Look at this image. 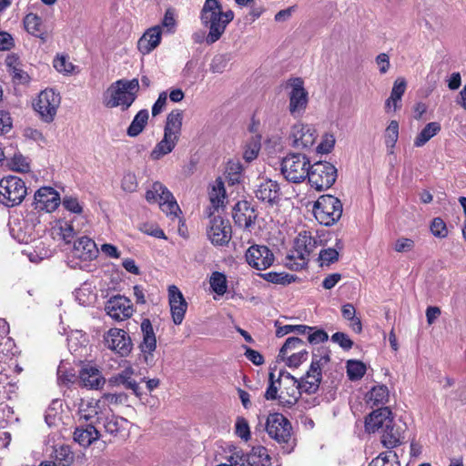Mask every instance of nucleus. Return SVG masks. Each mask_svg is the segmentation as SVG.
Here are the masks:
<instances>
[{
	"instance_id": "0e129e2a",
	"label": "nucleus",
	"mask_w": 466,
	"mask_h": 466,
	"mask_svg": "<svg viewBox=\"0 0 466 466\" xmlns=\"http://www.w3.org/2000/svg\"><path fill=\"white\" fill-rule=\"evenodd\" d=\"M331 340L338 343L343 350H350L353 345V341L343 332H336L332 335Z\"/></svg>"
},
{
	"instance_id": "f257e3e1",
	"label": "nucleus",
	"mask_w": 466,
	"mask_h": 466,
	"mask_svg": "<svg viewBox=\"0 0 466 466\" xmlns=\"http://www.w3.org/2000/svg\"><path fill=\"white\" fill-rule=\"evenodd\" d=\"M233 19L234 12L230 9L223 11L218 0H206L200 12V20L208 29L207 44L212 45L218 41Z\"/></svg>"
},
{
	"instance_id": "774afa93",
	"label": "nucleus",
	"mask_w": 466,
	"mask_h": 466,
	"mask_svg": "<svg viewBox=\"0 0 466 466\" xmlns=\"http://www.w3.org/2000/svg\"><path fill=\"white\" fill-rule=\"evenodd\" d=\"M335 144V138L332 135L326 134L323 140L316 147L319 153H329L331 151Z\"/></svg>"
},
{
	"instance_id": "2f4dec72",
	"label": "nucleus",
	"mask_w": 466,
	"mask_h": 466,
	"mask_svg": "<svg viewBox=\"0 0 466 466\" xmlns=\"http://www.w3.org/2000/svg\"><path fill=\"white\" fill-rule=\"evenodd\" d=\"M178 139L174 138V137L170 135H167V133H164V137L159 141L154 149L151 151L150 157L153 160H158L164 156L169 154L172 152V150L175 148L176 145L177 144Z\"/></svg>"
},
{
	"instance_id": "dca6fc26",
	"label": "nucleus",
	"mask_w": 466,
	"mask_h": 466,
	"mask_svg": "<svg viewBox=\"0 0 466 466\" xmlns=\"http://www.w3.org/2000/svg\"><path fill=\"white\" fill-rule=\"evenodd\" d=\"M290 137L292 138V146L294 147L308 149L314 146L318 133L311 125L297 123L291 128Z\"/></svg>"
},
{
	"instance_id": "f8f14e48",
	"label": "nucleus",
	"mask_w": 466,
	"mask_h": 466,
	"mask_svg": "<svg viewBox=\"0 0 466 466\" xmlns=\"http://www.w3.org/2000/svg\"><path fill=\"white\" fill-rule=\"evenodd\" d=\"M60 102L61 97L58 93L53 89H46L39 94L34 108L44 121L50 123L54 120Z\"/></svg>"
},
{
	"instance_id": "aec40b11",
	"label": "nucleus",
	"mask_w": 466,
	"mask_h": 466,
	"mask_svg": "<svg viewBox=\"0 0 466 466\" xmlns=\"http://www.w3.org/2000/svg\"><path fill=\"white\" fill-rule=\"evenodd\" d=\"M231 226L228 220L218 216L210 219L208 236L212 244L224 246L231 239Z\"/></svg>"
},
{
	"instance_id": "cd10ccee",
	"label": "nucleus",
	"mask_w": 466,
	"mask_h": 466,
	"mask_svg": "<svg viewBox=\"0 0 466 466\" xmlns=\"http://www.w3.org/2000/svg\"><path fill=\"white\" fill-rule=\"evenodd\" d=\"M135 371L132 367H127L120 373L113 376L109 380V383L113 385H123L127 390H130L133 393L139 397L142 392L139 384L132 378Z\"/></svg>"
},
{
	"instance_id": "412c9836",
	"label": "nucleus",
	"mask_w": 466,
	"mask_h": 466,
	"mask_svg": "<svg viewBox=\"0 0 466 466\" xmlns=\"http://www.w3.org/2000/svg\"><path fill=\"white\" fill-rule=\"evenodd\" d=\"M407 425L403 422H396L394 419L387 424L380 432L381 444L387 449H393L400 445L404 440Z\"/></svg>"
},
{
	"instance_id": "13d9d810",
	"label": "nucleus",
	"mask_w": 466,
	"mask_h": 466,
	"mask_svg": "<svg viewBox=\"0 0 466 466\" xmlns=\"http://www.w3.org/2000/svg\"><path fill=\"white\" fill-rule=\"evenodd\" d=\"M431 233L437 238H445L448 230L445 222L441 218H435L431 224Z\"/></svg>"
},
{
	"instance_id": "72a5a7b5",
	"label": "nucleus",
	"mask_w": 466,
	"mask_h": 466,
	"mask_svg": "<svg viewBox=\"0 0 466 466\" xmlns=\"http://www.w3.org/2000/svg\"><path fill=\"white\" fill-rule=\"evenodd\" d=\"M247 460V465L250 466H268L270 464L268 450L263 446L253 447Z\"/></svg>"
},
{
	"instance_id": "7c9ffc66",
	"label": "nucleus",
	"mask_w": 466,
	"mask_h": 466,
	"mask_svg": "<svg viewBox=\"0 0 466 466\" xmlns=\"http://www.w3.org/2000/svg\"><path fill=\"white\" fill-rule=\"evenodd\" d=\"M183 112L179 109L172 110L167 116L164 133L179 139L182 128Z\"/></svg>"
},
{
	"instance_id": "052dcab7",
	"label": "nucleus",
	"mask_w": 466,
	"mask_h": 466,
	"mask_svg": "<svg viewBox=\"0 0 466 466\" xmlns=\"http://www.w3.org/2000/svg\"><path fill=\"white\" fill-rule=\"evenodd\" d=\"M248 453H244L242 451H235L228 458V465L231 466H250L247 465Z\"/></svg>"
},
{
	"instance_id": "6ab92c4d",
	"label": "nucleus",
	"mask_w": 466,
	"mask_h": 466,
	"mask_svg": "<svg viewBox=\"0 0 466 466\" xmlns=\"http://www.w3.org/2000/svg\"><path fill=\"white\" fill-rule=\"evenodd\" d=\"M61 203L60 196L51 187H42L35 191L33 206L38 211L47 213L55 211Z\"/></svg>"
},
{
	"instance_id": "c85d7f7f",
	"label": "nucleus",
	"mask_w": 466,
	"mask_h": 466,
	"mask_svg": "<svg viewBox=\"0 0 466 466\" xmlns=\"http://www.w3.org/2000/svg\"><path fill=\"white\" fill-rule=\"evenodd\" d=\"M79 383L83 387L97 390L104 385L105 379L96 368L86 367L79 373Z\"/></svg>"
},
{
	"instance_id": "680f3d73",
	"label": "nucleus",
	"mask_w": 466,
	"mask_h": 466,
	"mask_svg": "<svg viewBox=\"0 0 466 466\" xmlns=\"http://www.w3.org/2000/svg\"><path fill=\"white\" fill-rule=\"evenodd\" d=\"M248 453H244L242 451H235L228 458V465L231 466H250L247 465Z\"/></svg>"
},
{
	"instance_id": "1a4fd4ad",
	"label": "nucleus",
	"mask_w": 466,
	"mask_h": 466,
	"mask_svg": "<svg viewBox=\"0 0 466 466\" xmlns=\"http://www.w3.org/2000/svg\"><path fill=\"white\" fill-rule=\"evenodd\" d=\"M309 182L318 191L329 188L336 181V167L326 161H319L310 165Z\"/></svg>"
},
{
	"instance_id": "e2e57ef3",
	"label": "nucleus",
	"mask_w": 466,
	"mask_h": 466,
	"mask_svg": "<svg viewBox=\"0 0 466 466\" xmlns=\"http://www.w3.org/2000/svg\"><path fill=\"white\" fill-rule=\"evenodd\" d=\"M236 433L241 439L248 441L250 437V431L248 421L244 418H238L236 422Z\"/></svg>"
},
{
	"instance_id": "8fccbe9b",
	"label": "nucleus",
	"mask_w": 466,
	"mask_h": 466,
	"mask_svg": "<svg viewBox=\"0 0 466 466\" xmlns=\"http://www.w3.org/2000/svg\"><path fill=\"white\" fill-rule=\"evenodd\" d=\"M312 329H314L312 327L306 325H285L277 329L276 335L277 337H283L290 332H296L303 335L306 334L307 331H311Z\"/></svg>"
},
{
	"instance_id": "b1692460",
	"label": "nucleus",
	"mask_w": 466,
	"mask_h": 466,
	"mask_svg": "<svg viewBox=\"0 0 466 466\" xmlns=\"http://www.w3.org/2000/svg\"><path fill=\"white\" fill-rule=\"evenodd\" d=\"M393 420L392 412L388 407L380 408L369 414L365 420V430L369 433L376 432L390 423Z\"/></svg>"
},
{
	"instance_id": "c9c22d12",
	"label": "nucleus",
	"mask_w": 466,
	"mask_h": 466,
	"mask_svg": "<svg viewBox=\"0 0 466 466\" xmlns=\"http://www.w3.org/2000/svg\"><path fill=\"white\" fill-rule=\"evenodd\" d=\"M441 131V125L438 122L428 123L424 128L417 135L414 139V146L420 147L424 146L431 138Z\"/></svg>"
},
{
	"instance_id": "2eb2a0df",
	"label": "nucleus",
	"mask_w": 466,
	"mask_h": 466,
	"mask_svg": "<svg viewBox=\"0 0 466 466\" xmlns=\"http://www.w3.org/2000/svg\"><path fill=\"white\" fill-rule=\"evenodd\" d=\"M255 198L268 207L279 206L282 199L280 185L270 178H263L254 189Z\"/></svg>"
},
{
	"instance_id": "9d476101",
	"label": "nucleus",
	"mask_w": 466,
	"mask_h": 466,
	"mask_svg": "<svg viewBox=\"0 0 466 466\" xmlns=\"http://www.w3.org/2000/svg\"><path fill=\"white\" fill-rule=\"evenodd\" d=\"M287 86L289 93V111L291 116L298 117L303 115L309 103V93L304 87V81L300 77L290 78Z\"/></svg>"
},
{
	"instance_id": "6e6552de",
	"label": "nucleus",
	"mask_w": 466,
	"mask_h": 466,
	"mask_svg": "<svg viewBox=\"0 0 466 466\" xmlns=\"http://www.w3.org/2000/svg\"><path fill=\"white\" fill-rule=\"evenodd\" d=\"M146 199L149 203L157 202L167 216L177 218L180 208L172 193L160 182H155L146 192Z\"/></svg>"
},
{
	"instance_id": "37998d69",
	"label": "nucleus",
	"mask_w": 466,
	"mask_h": 466,
	"mask_svg": "<svg viewBox=\"0 0 466 466\" xmlns=\"http://www.w3.org/2000/svg\"><path fill=\"white\" fill-rule=\"evenodd\" d=\"M209 284L212 290L219 296L227 292V279L223 273L218 271L213 272L209 279Z\"/></svg>"
},
{
	"instance_id": "4c0bfd02",
	"label": "nucleus",
	"mask_w": 466,
	"mask_h": 466,
	"mask_svg": "<svg viewBox=\"0 0 466 466\" xmlns=\"http://www.w3.org/2000/svg\"><path fill=\"white\" fill-rule=\"evenodd\" d=\"M407 82L403 77H398L392 86L390 97L386 101V106H390L392 102L394 110L399 108L398 102L400 101L406 91Z\"/></svg>"
},
{
	"instance_id": "338daca9",
	"label": "nucleus",
	"mask_w": 466,
	"mask_h": 466,
	"mask_svg": "<svg viewBox=\"0 0 466 466\" xmlns=\"http://www.w3.org/2000/svg\"><path fill=\"white\" fill-rule=\"evenodd\" d=\"M9 74L12 76L13 81L16 84H25L29 80V76L25 72L20 66L9 69Z\"/></svg>"
},
{
	"instance_id": "bb28decb",
	"label": "nucleus",
	"mask_w": 466,
	"mask_h": 466,
	"mask_svg": "<svg viewBox=\"0 0 466 466\" xmlns=\"http://www.w3.org/2000/svg\"><path fill=\"white\" fill-rule=\"evenodd\" d=\"M161 40L160 25L153 26L147 29L137 42V48L143 54H149L155 49Z\"/></svg>"
},
{
	"instance_id": "423d86ee",
	"label": "nucleus",
	"mask_w": 466,
	"mask_h": 466,
	"mask_svg": "<svg viewBox=\"0 0 466 466\" xmlns=\"http://www.w3.org/2000/svg\"><path fill=\"white\" fill-rule=\"evenodd\" d=\"M26 193L25 182L16 176H7L0 180V203L8 208L19 205Z\"/></svg>"
},
{
	"instance_id": "9b49d317",
	"label": "nucleus",
	"mask_w": 466,
	"mask_h": 466,
	"mask_svg": "<svg viewBox=\"0 0 466 466\" xmlns=\"http://www.w3.org/2000/svg\"><path fill=\"white\" fill-rule=\"evenodd\" d=\"M284 384L285 387L281 390L279 396V403L283 407L290 408L295 405L302 391L299 380L285 370H280L278 377V384Z\"/></svg>"
},
{
	"instance_id": "393cba45",
	"label": "nucleus",
	"mask_w": 466,
	"mask_h": 466,
	"mask_svg": "<svg viewBox=\"0 0 466 466\" xmlns=\"http://www.w3.org/2000/svg\"><path fill=\"white\" fill-rule=\"evenodd\" d=\"M143 340L139 345L141 351L144 353V358L147 363L152 360L153 352L157 348V339L154 332L151 321L148 319H144L140 325Z\"/></svg>"
},
{
	"instance_id": "4be33fe9",
	"label": "nucleus",
	"mask_w": 466,
	"mask_h": 466,
	"mask_svg": "<svg viewBox=\"0 0 466 466\" xmlns=\"http://www.w3.org/2000/svg\"><path fill=\"white\" fill-rule=\"evenodd\" d=\"M168 299L173 322L179 325L184 319L187 303L179 289L174 285L168 288Z\"/></svg>"
},
{
	"instance_id": "ddd939ff",
	"label": "nucleus",
	"mask_w": 466,
	"mask_h": 466,
	"mask_svg": "<svg viewBox=\"0 0 466 466\" xmlns=\"http://www.w3.org/2000/svg\"><path fill=\"white\" fill-rule=\"evenodd\" d=\"M105 345L120 357H127L133 349L129 334L124 329L112 328L104 335Z\"/></svg>"
},
{
	"instance_id": "a211bd4d",
	"label": "nucleus",
	"mask_w": 466,
	"mask_h": 466,
	"mask_svg": "<svg viewBox=\"0 0 466 466\" xmlns=\"http://www.w3.org/2000/svg\"><path fill=\"white\" fill-rule=\"evenodd\" d=\"M105 310L107 315L117 321L129 319L134 312L131 300L121 295L110 298L106 303Z\"/></svg>"
},
{
	"instance_id": "c756f323",
	"label": "nucleus",
	"mask_w": 466,
	"mask_h": 466,
	"mask_svg": "<svg viewBox=\"0 0 466 466\" xmlns=\"http://www.w3.org/2000/svg\"><path fill=\"white\" fill-rule=\"evenodd\" d=\"M99 437L100 432L92 423L86 427H77L74 431V441L84 448L89 447L94 441L98 440Z\"/></svg>"
},
{
	"instance_id": "7ed1b4c3",
	"label": "nucleus",
	"mask_w": 466,
	"mask_h": 466,
	"mask_svg": "<svg viewBox=\"0 0 466 466\" xmlns=\"http://www.w3.org/2000/svg\"><path fill=\"white\" fill-rule=\"evenodd\" d=\"M329 361L330 357L327 349L319 348L316 352H313L309 370L299 380L302 391L308 394L317 392L321 382L322 370L326 368Z\"/></svg>"
},
{
	"instance_id": "20e7f679",
	"label": "nucleus",
	"mask_w": 466,
	"mask_h": 466,
	"mask_svg": "<svg viewBox=\"0 0 466 466\" xmlns=\"http://www.w3.org/2000/svg\"><path fill=\"white\" fill-rule=\"evenodd\" d=\"M310 161L305 154L289 153L280 163V172L291 183H300L308 178Z\"/></svg>"
},
{
	"instance_id": "69168bd1",
	"label": "nucleus",
	"mask_w": 466,
	"mask_h": 466,
	"mask_svg": "<svg viewBox=\"0 0 466 466\" xmlns=\"http://www.w3.org/2000/svg\"><path fill=\"white\" fill-rule=\"evenodd\" d=\"M62 204L64 208L76 214H80L83 210L81 205L79 204L77 198L73 197H65Z\"/></svg>"
},
{
	"instance_id": "c03bdc74",
	"label": "nucleus",
	"mask_w": 466,
	"mask_h": 466,
	"mask_svg": "<svg viewBox=\"0 0 466 466\" xmlns=\"http://www.w3.org/2000/svg\"><path fill=\"white\" fill-rule=\"evenodd\" d=\"M397 454L392 451L381 452L373 459L369 466H400L397 461Z\"/></svg>"
},
{
	"instance_id": "79ce46f5",
	"label": "nucleus",
	"mask_w": 466,
	"mask_h": 466,
	"mask_svg": "<svg viewBox=\"0 0 466 466\" xmlns=\"http://www.w3.org/2000/svg\"><path fill=\"white\" fill-rule=\"evenodd\" d=\"M304 344L305 342L301 339L298 337H289L286 339L284 345L281 347L279 357H280L282 360H285L286 356L289 352H296L299 350H304Z\"/></svg>"
},
{
	"instance_id": "4468645a",
	"label": "nucleus",
	"mask_w": 466,
	"mask_h": 466,
	"mask_svg": "<svg viewBox=\"0 0 466 466\" xmlns=\"http://www.w3.org/2000/svg\"><path fill=\"white\" fill-rule=\"evenodd\" d=\"M291 423L281 413L269 414L266 421L268 436L278 442L287 443L291 436Z\"/></svg>"
},
{
	"instance_id": "a878e982",
	"label": "nucleus",
	"mask_w": 466,
	"mask_h": 466,
	"mask_svg": "<svg viewBox=\"0 0 466 466\" xmlns=\"http://www.w3.org/2000/svg\"><path fill=\"white\" fill-rule=\"evenodd\" d=\"M98 252L96 244L90 238L81 237L74 243L73 256L81 260H92L97 257Z\"/></svg>"
},
{
	"instance_id": "3c124183",
	"label": "nucleus",
	"mask_w": 466,
	"mask_h": 466,
	"mask_svg": "<svg viewBox=\"0 0 466 466\" xmlns=\"http://www.w3.org/2000/svg\"><path fill=\"white\" fill-rule=\"evenodd\" d=\"M229 62V56L227 54L216 55L210 63V70L212 73L221 74L226 70Z\"/></svg>"
},
{
	"instance_id": "5701e85b",
	"label": "nucleus",
	"mask_w": 466,
	"mask_h": 466,
	"mask_svg": "<svg viewBox=\"0 0 466 466\" xmlns=\"http://www.w3.org/2000/svg\"><path fill=\"white\" fill-rule=\"evenodd\" d=\"M232 216L236 225L248 228L255 223L258 215L248 201L242 200L235 205Z\"/></svg>"
},
{
	"instance_id": "ea45409f",
	"label": "nucleus",
	"mask_w": 466,
	"mask_h": 466,
	"mask_svg": "<svg viewBox=\"0 0 466 466\" xmlns=\"http://www.w3.org/2000/svg\"><path fill=\"white\" fill-rule=\"evenodd\" d=\"M366 373V365L360 360H350L347 362V374L350 380H359Z\"/></svg>"
},
{
	"instance_id": "603ef678",
	"label": "nucleus",
	"mask_w": 466,
	"mask_h": 466,
	"mask_svg": "<svg viewBox=\"0 0 466 466\" xmlns=\"http://www.w3.org/2000/svg\"><path fill=\"white\" fill-rule=\"evenodd\" d=\"M128 396L125 392L120 393H104L99 400L101 406L104 404L120 405L127 401Z\"/></svg>"
},
{
	"instance_id": "473e14b6",
	"label": "nucleus",
	"mask_w": 466,
	"mask_h": 466,
	"mask_svg": "<svg viewBox=\"0 0 466 466\" xmlns=\"http://www.w3.org/2000/svg\"><path fill=\"white\" fill-rule=\"evenodd\" d=\"M96 421L99 424L102 423L106 432L113 436L120 433L124 430V424L127 422L126 419L115 415L97 417Z\"/></svg>"
},
{
	"instance_id": "a19ab883",
	"label": "nucleus",
	"mask_w": 466,
	"mask_h": 466,
	"mask_svg": "<svg viewBox=\"0 0 466 466\" xmlns=\"http://www.w3.org/2000/svg\"><path fill=\"white\" fill-rule=\"evenodd\" d=\"M226 197V190L224 184L221 180H217L216 185L213 186L211 192L209 193L210 202L215 209H218L223 205Z\"/></svg>"
},
{
	"instance_id": "e433bc0d",
	"label": "nucleus",
	"mask_w": 466,
	"mask_h": 466,
	"mask_svg": "<svg viewBox=\"0 0 466 466\" xmlns=\"http://www.w3.org/2000/svg\"><path fill=\"white\" fill-rule=\"evenodd\" d=\"M148 111L147 109L140 110L134 117L127 128V135L131 137L138 136L145 128L148 120Z\"/></svg>"
},
{
	"instance_id": "4d7b16f0",
	"label": "nucleus",
	"mask_w": 466,
	"mask_h": 466,
	"mask_svg": "<svg viewBox=\"0 0 466 466\" xmlns=\"http://www.w3.org/2000/svg\"><path fill=\"white\" fill-rule=\"evenodd\" d=\"M137 180L134 173L127 172L124 175L121 181V187L126 192H135L137 188Z\"/></svg>"
},
{
	"instance_id": "39448f33",
	"label": "nucleus",
	"mask_w": 466,
	"mask_h": 466,
	"mask_svg": "<svg viewBox=\"0 0 466 466\" xmlns=\"http://www.w3.org/2000/svg\"><path fill=\"white\" fill-rule=\"evenodd\" d=\"M342 203L331 195H323L319 198L313 207L315 218L324 226H332L342 216Z\"/></svg>"
},
{
	"instance_id": "f3484780",
	"label": "nucleus",
	"mask_w": 466,
	"mask_h": 466,
	"mask_svg": "<svg viewBox=\"0 0 466 466\" xmlns=\"http://www.w3.org/2000/svg\"><path fill=\"white\" fill-rule=\"evenodd\" d=\"M245 257L248 264L258 270H265L269 268L275 258L272 251L267 246L262 245L249 247Z\"/></svg>"
},
{
	"instance_id": "bf43d9fd",
	"label": "nucleus",
	"mask_w": 466,
	"mask_h": 466,
	"mask_svg": "<svg viewBox=\"0 0 466 466\" xmlns=\"http://www.w3.org/2000/svg\"><path fill=\"white\" fill-rule=\"evenodd\" d=\"M319 258L321 261V266L326 264L329 265L339 259V252L335 248H326L319 252Z\"/></svg>"
},
{
	"instance_id": "0eeeda50",
	"label": "nucleus",
	"mask_w": 466,
	"mask_h": 466,
	"mask_svg": "<svg viewBox=\"0 0 466 466\" xmlns=\"http://www.w3.org/2000/svg\"><path fill=\"white\" fill-rule=\"evenodd\" d=\"M316 245V239L306 231L300 233L296 239L294 250L287 257V259L289 260L290 268L299 270L306 267L309 257L314 251Z\"/></svg>"
},
{
	"instance_id": "de8ad7c7",
	"label": "nucleus",
	"mask_w": 466,
	"mask_h": 466,
	"mask_svg": "<svg viewBox=\"0 0 466 466\" xmlns=\"http://www.w3.org/2000/svg\"><path fill=\"white\" fill-rule=\"evenodd\" d=\"M263 278L268 282L281 285L290 284L296 279V278L293 275L277 272L266 273L263 275Z\"/></svg>"
},
{
	"instance_id": "a18cd8bd",
	"label": "nucleus",
	"mask_w": 466,
	"mask_h": 466,
	"mask_svg": "<svg viewBox=\"0 0 466 466\" xmlns=\"http://www.w3.org/2000/svg\"><path fill=\"white\" fill-rule=\"evenodd\" d=\"M74 452L68 445H61L56 449V460L59 461L62 466H71L74 462Z\"/></svg>"
},
{
	"instance_id": "f03ea898",
	"label": "nucleus",
	"mask_w": 466,
	"mask_h": 466,
	"mask_svg": "<svg viewBox=\"0 0 466 466\" xmlns=\"http://www.w3.org/2000/svg\"><path fill=\"white\" fill-rule=\"evenodd\" d=\"M138 90V79H119L107 88L105 106L108 108L120 106L122 110H127L136 100Z\"/></svg>"
},
{
	"instance_id": "864d4df0",
	"label": "nucleus",
	"mask_w": 466,
	"mask_h": 466,
	"mask_svg": "<svg viewBox=\"0 0 466 466\" xmlns=\"http://www.w3.org/2000/svg\"><path fill=\"white\" fill-rule=\"evenodd\" d=\"M280 385L278 384V379L275 380V375L273 372H270L268 375V386L267 388V390L264 394V398L267 400H279V388Z\"/></svg>"
},
{
	"instance_id": "5fc2aeb1",
	"label": "nucleus",
	"mask_w": 466,
	"mask_h": 466,
	"mask_svg": "<svg viewBox=\"0 0 466 466\" xmlns=\"http://www.w3.org/2000/svg\"><path fill=\"white\" fill-rule=\"evenodd\" d=\"M8 166L11 169L18 172H26L29 170V164L26 158L21 154H15L9 160Z\"/></svg>"
},
{
	"instance_id": "58836bf2",
	"label": "nucleus",
	"mask_w": 466,
	"mask_h": 466,
	"mask_svg": "<svg viewBox=\"0 0 466 466\" xmlns=\"http://www.w3.org/2000/svg\"><path fill=\"white\" fill-rule=\"evenodd\" d=\"M368 398L373 405L384 404L389 400V390L385 385L374 386L370 390Z\"/></svg>"
},
{
	"instance_id": "f704fd0d",
	"label": "nucleus",
	"mask_w": 466,
	"mask_h": 466,
	"mask_svg": "<svg viewBox=\"0 0 466 466\" xmlns=\"http://www.w3.org/2000/svg\"><path fill=\"white\" fill-rule=\"evenodd\" d=\"M101 400H81L78 409V414L80 419L85 420L86 421L93 419L94 417H100L99 412L101 410Z\"/></svg>"
},
{
	"instance_id": "49530a36",
	"label": "nucleus",
	"mask_w": 466,
	"mask_h": 466,
	"mask_svg": "<svg viewBox=\"0 0 466 466\" xmlns=\"http://www.w3.org/2000/svg\"><path fill=\"white\" fill-rule=\"evenodd\" d=\"M24 24L25 30L32 35H36L38 33L41 32V18L35 14L26 15L24 19Z\"/></svg>"
},
{
	"instance_id": "09e8293b",
	"label": "nucleus",
	"mask_w": 466,
	"mask_h": 466,
	"mask_svg": "<svg viewBox=\"0 0 466 466\" xmlns=\"http://www.w3.org/2000/svg\"><path fill=\"white\" fill-rule=\"evenodd\" d=\"M399 137V124L396 120L390 121L385 132V144L387 147L393 148Z\"/></svg>"
},
{
	"instance_id": "6e6d98bb",
	"label": "nucleus",
	"mask_w": 466,
	"mask_h": 466,
	"mask_svg": "<svg viewBox=\"0 0 466 466\" xmlns=\"http://www.w3.org/2000/svg\"><path fill=\"white\" fill-rule=\"evenodd\" d=\"M308 351L306 350H299V351L292 352L290 356H286V363L289 367L297 368L308 359Z\"/></svg>"
}]
</instances>
